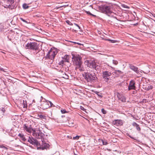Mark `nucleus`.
I'll list each match as a JSON object with an SVG mask.
<instances>
[{
	"label": "nucleus",
	"instance_id": "1",
	"mask_svg": "<svg viewBox=\"0 0 155 155\" xmlns=\"http://www.w3.org/2000/svg\"><path fill=\"white\" fill-rule=\"evenodd\" d=\"M39 45L36 42H30L27 43L25 45V48L26 49H28L31 50L35 51L36 52L38 51L36 54L39 51Z\"/></svg>",
	"mask_w": 155,
	"mask_h": 155
},
{
	"label": "nucleus",
	"instance_id": "2",
	"mask_svg": "<svg viewBox=\"0 0 155 155\" xmlns=\"http://www.w3.org/2000/svg\"><path fill=\"white\" fill-rule=\"evenodd\" d=\"M98 9L101 12L105 14L111 13V7L107 5H102L98 7Z\"/></svg>",
	"mask_w": 155,
	"mask_h": 155
},
{
	"label": "nucleus",
	"instance_id": "3",
	"mask_svg": "<svg viewBox=\"0 0 155 155\" xmlns=\"http://www.w3.org/2000/svg\"><path fill=\"white\" fill-rule=\"evenodd\" d=\"M58 51L55 49H51L48 53L45 56V58L47 59H50L53 61V60L57 54Z\"/></svg>",
	"mask_w": 155,
	"mask_h": 155
},
{
	"label": "nucleus",
	"instance_id": "4",
	"mask_svg": "<svg viewBox=\"0 0 155 155\" xmlns=\"http://www.w3.org/2000/svg\"><path fill=\"white\" fill-rule=\"evenodd\" d=\"M85 79L87 82H92L96 78V76L88 72L84 73Z\"/></svg>",
	"mask_w": 155,
	"mask_h": 155
},
{
	"label": "nucleus",
	"instance_id": "5",
	"mask_svg": "<svg viewBox=\"0 0 155 155\" xmlns=\"http://www.w3.org/2000/svg\"><path fill=\"white\" fill-rule=\"evenodd\" d=\"M5 5L8 8L12 10L14 9L15 7V3L14 0H5Z\"/></svg>",
	"mask_w": 155,
	"mask_h": 155
},
{
	"label": "nucleus",
	"instance_id": "6",
	"mask_svg": "<svg viewBox=\"0 0 155 155\" xmlns=\"http://www.w3.org/2000/svg\"><path fill=\"white\" fill-rule=\"evenodd\" d=\"M85 63L87 64V66L91 68H92L95 70H97L98 69V66L96 63L94 61H88L86 60L85 61Z\"/></svg>",
	"mask_w": 155,
	"mask_h": 155
},
{
	"label": "nucleus",
	"instance_id": "7",
	"mask_svg": "<svg viewBox=\"0 0 155 155\" xmlns=\"http://www.w3.org/2000/svg\"><path fill=\"white\" fill-rule=\"evenodd\" d=\"M32 135L37 139H41L43 136V134L39 130L33 131Z\"/></svg>",
	"mask_w": 155,
	"mask_h": 155
},
{
	"label": "nucleus",
	"instance_id": "8",
	"mask_svg": "<svg viewBox=\"0 0 155 155\" xmlns=\"http://www.w3.org/2000/svg\"><path fill=\"white\" fill-rule=\"evenodd\" d=\"M28 141L34 145H36L37 146L40 145V143L38 142L37 140L31 136L29 137Z\"/></svg>",
	"mask_w": 155,
	"mask_h": 155
},
{
	"label": "nucleus",
	"instance_id": "9",
	"mask_svg": "<svg viewBox=\"0 0 155 155\" xmlns=\"http://www.w3.org/2000/svg\"><path fill=\"white\" fill-rule=\"evenodd\" d=\"M73 60L75 65H77L78 63L79 64L82 62L81 60L82 58L79 56H74L72 58Z\"/></svg>",
	"mask_w": 155,
	"mask_h": 155
},
{
	"label": "nucleus",
	"instance_id": "10",
	"mask_svg": "<svg viewBox=\"0 0 155 155\" xmlns=\"http://www.w3.org/2000/svg\"><path fill=\"white\" fill-rule=\"evenodd\" d=\"M135 84V82L134 80H131L130 81L128 86V90L130 91L131 90H135L136 87Z\"/></svg>",
	"mask_w": 155,
	"mask_h": 155
},
{
	"label": "nucleus",
	"instance_id": "11",
	"mask_svg": "<svg viewBox=\"0 0 155 155\" xmlns=\"http://www.w3.org/2000/svg\"><path fill=\"white\" fill-rule=\"evenodd\" d=\"M111 75L110 72L108 71H105L103 72L102 77L103 78L109 80L110 76Z\"/></svg>",
	"mask_w": 155,
	"mask_h": 155
},
{
	"label": "nucleus",
	"instance_id": "12",
	"mask_svg": "<svg viewBox=\"0 0 155 155\" xmlns=\"http://www.w3.org/2000/svg\"><path fill=\"white\" fill-rule=\"evenodd\" d=\"M75 65L76 66V69H78L81 71H85V69L82 65V62L79 64L78 63Z\"/></svg>",
	"mask_w": 155,
	"mask_h": 155
},
{
	"label": "nucleus",
	"instance_id": "13",
	"mask_svg": "<svg viewBox=\"0 0 155 155\" xmlns=\"http://www.w3.org/2000/svg\"><path fill=\"white\" fill-rule=\"evenodd\" d=\"M23 127L24 130H25L27 132L30 133H32V134L33 131L35 130L31 127H28L26 124H24Z\"/></svg>",
	"mask_w": 155,
	"mask_h": 155
},
{
	"label": "nucleus",
	"instance_id": "14",
	"mask_svg": "<svg viewBox=\"0 0 155 155\" xmlns=\"http://www.w3.org/2000/svg\"><path fill=\"white\" fill-rule=\"evenodd\" d=\"M117 97L119 100L122 102H124L126 101V98L122 94H121L118 93H117Z\"/></svg>",
	"mask_w": 155,
	"mask_h": 155
},
{
	"label": "nucleus",
	"instance_id": "15",
	"mask_svg": "<svg viewBox=\"0 0 155 155\" xmlns=\"http://www.w3.org/2000/svg\"><path fill=\"white\" fill-rule=\"evenodd\" d=\"M112 123L114 125L117 126L119 125H122L123 123L122 120H115L113 121Z\"/></svg>",
	"mask_w": 155,
	"mask_h": 155
},
{
	"label": "nucleus",
	"instance_id": "16",
	"mask_svg": "<svg viewBox=\"0 0 155 155\" xmlns=\"http://www.w3.org/2000/svg\"><path fill=\"white\" fill-rule=\"evenodd\" d=\"M48 101H46V102H44L41 105V107L43 110L46 109L50 107V106L49 105Z\"/></svg>",
	"mask_w": 155,
	"mask_h": 155
},
{
	"label": "nucleus",
	"instance_id": "17",
	"mask_svg": "<svg viewBox=\"0 0 155 155\" xmlns=\"http://www.w3.org/2000/svg\"><path fill=\"white\" fill-rule=\"evenodd\" d=\"M129 67L131 69L137 73H139V71L137 67L134 66L132 64H130Z\"/></svg>",
	"mask_w": 155,
	"mask_h": 155
},
{
	"label": "nucleus",
	"instance_id": "18",
	"mask_svg": "<svg viewBox=\"0 0 155 155\" xmlns=\"http://www.w3.org/2000/svg\"><path fill=\"white\" fill-rule=\"evenodd\" d=\"M69 57L68 55H65L63 58L62 60L65 62H69Z\"/></svg>",
	"mask_w": 155,
	"mask_h": 155
},
{
	"label": "nucleus",
	"instance_id": "19",
	"mask_svg": "<svg viewBox=\"0 0 155 155\" xmlns=\"http://www.w3.org/2000/svg\"><path fill=\"white\" fill-rule=\"evenodd\" d=\"M132 125L133 126L135 127H136V129L138 130H140V128L139 127V126L137 123H136L135 122H134L133 123Z\"/></svg>",
	"mask_w": 155,
	"mask_h": 155
},
{
	"label": "nucleus",
	"instance_id": "20",
	"mask_svg": "<svg viewBox=\"0 0 155 155\" xmlns=\"http://www.w3.org/2000/svg\"><path fill=\"white\" fill-rule=\"evenodd\" d=\"M18 136L21 138V140L25 142L26 140V139L23 134H19L18 135Z\"/></svg>",
	"mask_w": 155,
	"mask_h": 155
},
{
	"label": "nucleus",
	"instance_id": "21",
	"mask_svg": "<svg viewBox=\"0 0 155 155\" xmlns=\"http://www.w3.org/2000/svg\"><path fill=\"white\" fill-rule=\"evenodd\" d=\"M74 25L76 26V28H75V29H76L75 30V31H81V28L78 24L75 23H74Z\"/></svg>",
	"mask_w": 155,
	"mask_h": 155
},
{
	"label": "nucleus",
	"instance_id": "22",
	"mask_svg": "<svg viewBox=\"0 0 155 155\" xmlns=\"http://www.w3.org/2000/svg\"><path fill=\"white\" fill-rule=\"evenodd\" d=\"M94 92L96 94L98 97L100 98H102L103 96L102 95V94L100 93L99 92L97 91H94Z\"/></svg>",
	"mask_w": 155,
	"mask_h": 155
},
{
	"label": "nucleus",
	"instance_id": "23",
	"mask_svg": "<svg viewBox=\"0 0 155 155\" xmlns=\"http://www.w3.org/2000/svg\"><path fill=\"white\" fill-rule=\"evenodd\" d=\"M61 77L63 78H64L66 79H68V76L65 73H64L62 74V75L61 76Z\"/></svg>",
	"mask_w": 155,
	"mask_h": 155
},
{
	"label": "nucleus",
	"instance_id": "24",
	"mask_svg": "<svg viewBox=\"0 0 155 155\" xmlns=\"http://www.w3.org/2000/svg\"><path fill=\"white\" fill-rule=\"evenodd\" d=\"M39 117L41 119H43L46 120V116L43 115H40L39 116Z\"/></svg>",
	"mask_w": 155,
	"mask_h": 155
},
{
	"label": "nucleus",
	"instance_id": "25",
	"mask_svg": "<svg viewBox=\"0 0 155 155\" xmlns=\"http://www.w3.org/2000/svg\"><path fill=\"white\" fill-rule=\"evenodd\" d=\"M23 7L24 9H27L29 8L28 5L27 4L25 3L23 5Z\"/></svg>",
	"mask_w": 155,
	"mask_h": 155
},
{
	"label": "nucleus",
	"instance_id": "26",
	"mask_svg": "<svg viewBox=\"0 0 155 155\" xmlns=\"http://www.w3.org/2000/svg\"><path fill=\"white\" fill-rule=\"evenodd\" d=\"M43 146L45 148H48L49 147V144L45 143H43Z\"/></svg>",
	"mask_w": 155,
	"mask_h": 155
},
{
	"label": "nucleus",
	"instance_id": "27",
	"mask_svg": "<svg viewBox=\"0 0 155 155\" xmlns=\"http://www.w3.org/2000/svg\"><path fill=\"white\" fill-rule=\"evenodd\" d=\"M23 107L24 108H26L27 107V104L26 101H24L23 100Z\"/></svg>",
	"mask_w": 155,
	"mask_h": 155
},
{
	"label": "nucleus",
	"instance_id": "28",
	"mask_svg": "<svg viewBox=\"0 0 155 155\" xmlns=\"http://www.w3.org/2000/svg\"><path fill=\"white\" fill-rule=\"evenodd\" d=\"M69 124L68 126L69 127H72L73 126L74 123L72 122H71L70 120H68Z\"/></svg>",
	"mask_w": 155,
	"mask_h": 155
},
{
	"label": "nucleus",
	"instance_id": "29",
	"mask_svg": "<svg viewBox=\"0 0 155 155\" xmlns=\"http://www.w3.org/2000/svg\"><path fill=\"white\" fill-rule=\"evenodd\" d=\"M102 141L103 144L104 145H107L108 144L107 142L105 140H102Z\"/></svg>",
	"mask_w": 155,
	"mask_h": 155
},
{
	"label": "nucleus",
	"instance_id": "30",
	"mask_svg": "<svg viewBox=\"0 0 155 155\" xmlns=\"http://www.w3.org/2000/svg\"><path fill=\"white\" fill-rule=\"evenodd\" d=\"M64 62H65L62 59L61 61L59 62V64L60 65H61L62 66H63V64H64Z\"/></svg>",
	"mask_w": 155,
	"mask_h": 155
},
{
	"label": "nucleus",
	"instance_id": "31",
	"mask_svg": "<svg viewBox=\"0 0 155 155\" xmlns=\"http://www.w3.org/2000/svg\"><path fill=\"white\" fill-rule=\"evenodd\" d=\"M66 22L68 24L70 25H73V24L69 20L66 21Z\"/></svg>",
	"mask_w": 155,
	"mask_h": 155
},
{
	"label": "nucleus",
	"instance_id": "32",
	"mask_svg": "<svg viewBox=\"0 0 155 155\" xmlns=\"http://www.w3.org/2000/svg\"><path fill=\"white\" fill-rule=\"evenodd\" d=\"M107 41H110L111 43H114L116 42V40H111L110 39H108Z\"/></svg>",
	"mask_w": 155,
	"mask_h": 155
},
{
	"label": "nucleus",
	"instance_id": "33",
	"mask_svg": "<svg viewBox=\"0 0 155 155\" xmlns=\"http://www.w3.org/2000/svg\"><path fill=\"white\" fill-rule=\"evenodd\" d=\"M80 137V136H76L75 137H73V140H78Z\"/></svg>",
	"mask_w": 155,
	"mask_h": 155
},
{
	"label": "nucleus",
	"instance_id": "34",
	"mask_svg": "<svg viewBox=\"0 0 155 155\" xmlns=\"http://www.w3.org/2000/svg\"><path fill=\"white\" fill-rule=\"evenodd\" d=\"M100 38H101L102 39L104 40L105 41H107L108 39H107L104 36L103 37L101 36Z\"/></svg>",
	"mask_w": 155,
	"mask_h": 155
},
{
	"label": "nucleus",
	"instance_id": "35",
	"mask_svg": "<svg viewBox=\"0 0 155 155\" xmlns=\"http://www.w3.org/2000/svg\"><path fill=\"white\" fill-rule=\"evenodd\" d=\"M113 63L115 65H117L118 63V61H117L113 60Z\"/></svg>",
	"mask_w": 155,
	"mask_h": 155
},
{
	"label": "nucleus",
	"instance_id": "36",
	"mask_svg": "<svg viewBox=\"0 0 155 155\" xmlns=\"http://www.w3.org/2000/svg\"><path fill=\"white\" fill-rule=\"evenodd\" d=\"M122 5V7L124 8H129V7L128 6H127L126 5Z\"/></svg>",
	"mask_w": 155,
	"mask_h": 155
},
{
	"label": "nucleus",
	"instance_id": "37",
	"mask_svg": "<svg viewBox=\"0 0 155 155\" xmlns=\"http://www.w3.org/2000/svg\"><path fill=\"white\" fill-rule=\"evenodd\" d=\"M20 20H21L22 21L24 22H25V23H28V22L25 20L23 19L22 18H20Z\"/></svg>",
	"mask_w": 155,
	"mask_h": 155
},
{
	"label": "nucleus",
	"instance_id": "38",
	"mask_svg": "<svg viewBox=\"0 0 155 155\" xmlns=\"http://www.w3.org/2000/svg\"><path fill=\"white\" fill-rule=\"evenodd\" d=\"M101 111L102 112V113L104 114H105L106 113V110H105L104 109H101Z\"/></svg>",
	"mask_w": 155,
	"mask_h": 155
},
{
	"label": "nucleus",
	"instance_id": "39",
	"mask_svg": "<svg viewBox=\"0 0 155 155\" xmlns=\"http://www.w3.org/2000/svg\"><path fill=\"white\" fill-rule=\"evenodd\" d=\"M66 5H63V6H61L60 7H56V8H55V9H58L61 7H66Z\"/></svg>",
	"mask_w": 155,
	"mask_h": 155
},
{
	"label": "nucleus",
	"instance_id": "40",
	"mask_svg": "<svg viewBox=\"0 0 155 155\" xmlns=\"http://www.w3.org/2000/svg\"><path fill=\"white\" fill-rule=\"evenodd\" d=\"M87 13L88 14H89L90 15H92L93 16H95V15H93V14H92L89 11H88V12H87Z\"/></svg>",
	"mask_w": 155,
	"mask_h": 155
},
{
	"label": "nucleus",
	"instance_id": "41",
	"mask_svg": "<svg viewBox=\"0 0 155 155\" xmlns=\"http://www.w3.org/2000/svg\"><path fill=\"white\" fill-rule=\"evenodd\" d=\"M61 111L62 114H64L67 112V111L64 110H61Z\"/></svg>",
	"mask_w": 155,
	"mask_h": 155
},
{
	"label": "nucleus",
	"instance_id": "42",
	"mask_svg": "<svg viewBox=\"0 0 155 155\" xmlns=\"http://www.w3.org/2000/svg\"><path fill=\"white\" fill-rule=\"evenodd\" d=\"M49 103H50V107H52L53 106V104L51 103V101H48Z\"/></svg>",
	"mask_w": 155,
	"mask_h": 155
},
{
	"label": "nucleus",
	"instance_id": "43",
	"mask_svg": "<svg viewBox=\"0 0 155 155\" xmlns=\"http://www.w3.org/2000/svg\"><path fill=\"white\" fill-rule=\"evenodd\" d=\"M81 109L83 110H85L83 107H81Z\"/></svg>",
	"mask_w": 155,
	"mask_h": 155
},
{
	"label": "nucleus",
	"instance_id": "44",
	"mask_svg": "<svg viewBox=\"0 0 155 155\" xmlns=\"http://www.w3.org/2000/svg\"><path fill=\"white\" fill-rule=\"evenodd\" d=\"M2 111H3V112H4V111H5V109L4 108H2Z\"/></svg>",
	"mask_w": 155,
	"mask_h": 155
},
{
	"label": "nucleus",
	"instance_id": "45",
	"mask_svg": "<svg viewBox=\"0 0 155 155\" xmlns=\"http://www.w3.org/2000/svg\"><path fill=\"white\" fill-rule=\"evenodd\" d=\"M128 136H129V137H130L131 138H132V139H133V138L131 136H130V135H127Z\"/></svg>",
	"mask_w": 155,
	"mask_h": 155
},
{
	"label": "nucleus",
	"instance_id": "46",
	"mask_svg": "<svg viewBox=\"0 0 155 155\" xmlns=\"http://www.w3.org/2000/svg\"><path fill=\"white\" fill-rule=\"evenodd\" d=\"M118 71V72H121V71H119V70H118V71Z\"/></svg>",
	"mask_w": 155,
	"mask_h": 155
},
{
	"label": "nucleus",
	"instance_id": "47",
	"mask_svg": "<svg viewBox=\"0 0 155 155\" xmlns=\"http://www.w3.org/2000/svg\"><path fill=\"white\" fill-rule=\"evenodd\" d=\"M41 98H43V97H42V96H41Z\"/></svg>",
	"mask_w": 155,
	"mask_h": 155
},
{
	"label": "nucleus",
	"instance_id": "48",
	"mask_svg": "<svg viewBox=\"0 0 155 155\" xmlns=\"http://www.w3.org/2000/svg\"><path fill=\"white\" fill-rule=\"evenodd\" d=\"M42 142L43 143V141L42 140Z\"/></svg>",
	"mask_w": 155,
	"mask_h": 155
}]
</instances>
